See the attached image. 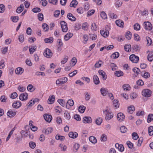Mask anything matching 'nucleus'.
Masks as SVG:
<instances>
[{
	"label": "nucleus",
	"instance_id": "obj_43",
	"mask_svg": "<svg viewBox=\"0 0 153 153\" xmlns=\"http://www.w3.org/2000/svg\"><path fill=\"white\" fill-rule=\"evenodd\" d=\"M103 63V62H102V61L101 60H99V61L98 62H97L94 65V67L95 68H99L101 67V65L102 63Z\"/></svg>",
	"mask_w": 153,
	"mask_h": 153
},
{
	"label": "nucleus",
	"instance_id": "obj_58",
	"mask_svg": "<svg viewBox=\"0 0 153 153\" xmlns=\"http://www.w3.org/2000/svg\"><path fill=\"white\" fill-rule=\"evenodd\" d=\"M58 102L62 107H64L65 104V102L63 101V99H59L58 100Z\"/></svg>",
	"mask_w": 153,
	"mask_h": 153
},
{
	"label": "nucleus",
	"instance_id": "obj_17",
	"mask_svg": "<svg viewBox=\"0 0 153 153\" xmlns=\"http://www.w3.org/2000/svg\"><path fill=\"white\" fill-rule=\"evenodd\" d=\"M67 16L69 19L71 21H75L76 20V18L71 13H69Z\"/></svg>",
	"mask_w": 153,
	"mask_h": 153
},
{
	"label": "nucleus",
	"instance_id": "obj_35",
	"mask_svg": "<svg viewBox=\"0 0 153 153\" xmlns=\"http://www.w3.org/2000/svg\"><path fill=\"white\" fill-rule=\"evenodd\" d=\"M79 147V144L78 143H76L74 144V149H73V151L74 152H76Z\"/></svg>",
	"mask_w": 153,
	"mask_h": 153
},
{
	"label": "nucleus",
	"instance_id": "obj_56",
	"mask_svg": "<svg viewBox=\"0 0 153 153\" xmlns=\"http://www.w3.org/2000/svg\"><path fill=\"white\" fill-rule=\"evenodd\" d=\"M64 117L67 120H69L70 119L71 117L70 113L68 112H65L64 113Z\"/></svg>",
	"mask_w": 153,
	"mask_h": 153
},
{
	"label": "nucleus",
	"instance_id": "obj_13",
	"mask_svg": "<svg viewBox=\"0 0 153 153\" xmlns=\"http://www.w3.org/2000/svg\"><path fill=\"white\" fill-rule=\"evenodd\" d=\"M98 73L100 75L102 76V78L104 80H105L107 78L105 72L102 70H99Z\"/></svg>",
	"mask_w": 153,
	"mask_h": 153
},
{
	"label": "nucleus",
	"instance_id": "obj_26",
	"mask_svg": "<svg viewBox=\"0 0 153 153\" xmlns=\"http://www.w3.org/2000/svg\"><path fill=\"white\" fill-rule=\"evenodd\" d=\"M53 38L52 37H50L49 38H46L44 39L45 42L46 43H51L53 41Z\"/></svg>",
	"mask_w": 153,
	"mask_h": 153
},
{
	"label": "nucleus",
	"instance_id": "obj_38",
	"mask_svg": "<svg viewBox=\"0 0 153 153\" xmlns=\"http://www.w3.org/2000/svg\"><path fill=\"white\" fill-rule=\"evenodd\" d=\"M56 139L57 140H60L61 141H63L65 139V137L63 136H61L59 135H57L56 136Z\"/></svg>",
	"mask_w": 153,
	"mask_h": 153
},
{
	"label": "nucleus",
	"instance_id": "obj_48",
	"mask_svg": "<svg viewBox=\"0 0 153 153\" xmlns=\"http://www.w3.org/2000/svg\"><path fill=\"white\" fill-rule=\"evenodd\" d=\"M102 122V118H99L96 120V124L98 125L101 124Z\"/></svg>",
	"mask_w": 153,
	"mask_h": 153
},
{
	"label": "nucleus",
	"instance_id": "obj_49",
	"mask_svg": "<svg viewBox=\"0 0 153 153\" xmlns=\"http://www.w3.org/2000/svg\"><path fill=\"white\" fill-rule=\"evenodd\" d=\"M90 38L92 40H95L97 38V35L96 34H90Z\"/></svg>",
	"mask_w": 153,
	"mask_h": 153
},
{
	"label": "nucleus",
	"instance_id": "obj_45",
	"mask_svg": "<svg viewBox=\"0 0 153 153\" xmlns=\"http://www.w3.org/2000/svg\"><path fill=\"white\" fill-rule=\"evenodd\" d=\"M148 59L150 62H151L153 60V54L150 53L148 55Z\"/></svg>",
	"mask_w": 153,
	"mask_h": 153
},
{
	"label": "nucleus",
	"instance_id": "obj_60",
	"mask_svg": "<svg viewBox=\"0 0 153 153\" xmlns=\"http://www.w3.org/2000/svg\"><path fill=\"white\" fill-rule=\"evenodd\" d=\"M18 96V94L16 92H13L11 94L10 97L12 99H15Z\"/></svg>",
	"mask_w": 153,
	"mask_h": 153
},
{
	"label": "nucleus",
	"instance_id": "obj_19",
	"mask_svg": "<svg viewBox=\"0 0 153 153\" xmlns=\"http://www.w3.org/2000/svg\"><path fill=\"white\" fill-rule=\"evenodd\" d=\"M135 110V108L134 106L131 105L128 107V112L130 114H131Z\"/></svg>",
	"mask_w": 153,
	"mask_h": 153
},
{
	"label": "nucleus",
	"instance_id": "obj_52",
	"mask_svg": "<svg viewBox=\"0 0 153 153\" xmlns=\"http://www.w3.org/2000/svg\"><path fill=\"white\" fill-rule=\"evenodd\" d=\"M11 19L13 22H17L19 20V17L18 16H11Z\"/></svg>",
	"mask_w": 153,
	"mask_h": 153
},
{
	"label": "nucleus",
	"instance_id": "obj_32",
	"mask_svg": "<svg viewBox=\"0 0 153 153\" xmlns=\"http://www.w3.org/2000/svg\"><path fill=\"white\" fill-rule=\"evenodd\" d=\"M55 96L54 95H53L51 96H50L48 99V101H49V104H51L53 103L54 101Z\"/></svg>",
	"mask_w": 153,
	"mask_h": 153
},
{
	"label": "nucleus",
	"instance_id": "obj_2",
	"mask_svg": "<svg viewBox=\"0 0 153 153\" xmlns=\"http://www.w3.org/2000/svg\"><path fill=\"white\" fill-rule=\"evenodd\" d=\"M43 54L45 57L50 58L52 56L53 53L51 50L47 48L44 52Z\"/></svg>",
	"mask_w": 153,
	"mask_h": 153
},
{
	"label": "nucleus",
	"instance_id": "obj_59",
	"mask_svg": "<svg viewBox=\"0 0 153 153\" xmlns=\"http://www.w3.org/2000/svg\"><path fill=\"white\" fill-rule=\"evenodd\" d=\"M32 11L34 13H37L40 12L41 11V9L40 8L37 7L33 9Z\"/></svg>",
	"mask_w": 153,
	"mask_h": 153
},
{
	"label": "nucleus",
	"instance_id": "obj_11",
	"mask_svg": "<svg viewBox=\"0 0 153 153\" xmlns=\"http://www.w3.org/2000/svg\"><path fill=\"white\" fill-rule=\"evenodd\" d=\"M116 24L117 26L121 27H123L124 25V23L123 21L119 19L115 21Z\"/></svg>",
	"mask_w": 153,
	"mask_h": 153
},
{
	"label": "nucleus",
	"instance_id": "obj_31",
	"mask_svg": "<svg viewBox=\"0 0 153 153\" xmlns=\"http://www.w3.org/2000/svg\"><path fill=\"white\" fill-rule=\"evenodd\" d=\"M123 88L125 91H129L131 87L128 84H124L123 86Z\"/></svg>",
	"mask_w": 153,
	"mask_h": 153
},
{
	"label": "nucleus",
	"instance_id": "obj_27",
	"mask_svg": "<svg viewBox=\"0 0 153 153\" xmlns=\"http://www.w3.org/2000/svg\"><path fill=\"white\" fill-rule=\"evenodd\" d=\"M89 139L90 141L93 143L95 144L97 142V140L94 136H90Z\"/></svg>",
	"mask_w": 153,
	"mask_h": 153
},
{
	"label": "nucleus",
	"instance_id": "obj_47",
	"mask_svg": "<svg viewBox=\"0 0 153 153\" xmlns=\"http://www.w3.org/2000/svg\"><path fill=\"white\" fill-rule=\"evenodd\" d=\"M5 10V6L3 4H0V13H3Z\"/></svg>",
	"mask_w": 153,
	"mask_h": 153
},
{
	"label": "nucleus",
	"instance_id": "obj_46",
	"mask_svg": "<svg viewBox=\"0 0 153 153\" xmlns=\"http://www.w3.org/2000/svg\"><path fill=\"white\" fill-rule=\"evenodd\" d=\"M132 48L133 50L135 51H139L140 50V48L138 45H134L132 46Z\"/></svg>",
	"mask_w": 153,
	"mask_h": 153
},
{
	"label": "nucleus",
	"instance_id": "obj_51",
	"mask_svg": "<svg viewBox=\"0 0 153 153\" xmlns=\"http://www.w3.org/2000/svg\"><path fill=\"white\" fill-rule=\"evenodd\" d=\"M42 27L45 32L47 31L48 30V26L46 24H43L42 25Z\"/></svg>",
	"mask_w": 153,
	"mask_h": 153
},
{
	"label": "nucleus",
	"instance_id": "obj_62",
	"mask_svg": "<svg viewBox=\"0 0 153 153\" xmlns=\"http://www.w3.org/2000/svg\"><path fill=\"white\" fill-rule=\"evenodd\" d=\"M38 17L39 20L42 21L43 19V15L42 13H39L38 14Z\"/></svg>",
	"mask_w": 153,
	"mask_h": 153
},
{
	"label": "nucleus",
	"instance_id": "obj_20",
	"mask_svg": "<svg viewBox=\"0 0 153 153\" xmlns=\"http://www.w3.org/2000/svg\"><path fill=\"white\" fill-rule=\"evenodd\" d=\"M113 105L115 109H117L119 107L120 104L117 100L115 99L113 101Z\"/></svg>",
	"mask_w": 153,
	"mask_h": 153
},
{
	"label": "nucleus",
	"instance_id": "obj_8",
	"mask_svg": "<svg viewBox=\"0 0 153 153\" xmlns=\"http://www.w3.org/2000/svg\"><path fill=\"white\" fill-rule=\"evenodd\" d=\"M92 121L91 118L90 117H85L83 118V122L84 123H91Z\"/></svg>",
	"mask_w": 153,
	"mask_h": 153
},
{
	"label": "nucleus",
	"instance_id": "obj_12",
	"mask_svg": "<svg viewBox=\"0 0 153 153\" xmlns=\"http://www.w3.org/2000/svg\"><path fill=\"white\" fill-rule=\"evenodd\" d=\"M16 114V112L15 111L11 110H9L7 113V115L10 117H12L14 116Z\"/></svg>",
	"mask_w": 153,
	"mask_h": 153
},
{
	"label": "nucleus",
	"instance_id": "obj_61",
	"mask_svg": "<svg viewBox=\"0 0 153 153\" xmlns=\"http://www.w3.org/2000/svg\"><path fill=\"white\" fill-rule=\"evenodd\" d=\"M88 28V23L85 22L82 24V29L84 30H87V28Z\"/></svg>",
	"mask_w": 153,
	"mask_h": 153
},
{
	"label": "nucleus",
	"instance_id": "obj_39",
	"mask_svg": "<svg viewBox=\"0 0 153 153\" xmlns=\"http://www.w3.org/2000/svg\"><path fill=\"white\" fill-rule=\"evenodd\" d=\"M100 91L102 94L104 96L106 95L108 92V91L104 88H101Z\"/></svg>",
	"mask_w": 153,
	"mask_h": 153
},
{
	"label": "nucleus",
	"instance_id": "obj_36",
	"mask_svg": "<svg viewBox=\"0 0 153 153\" xmlns=\"http://www.w3.org/2000/svg\"><path fill=\"white\" fill-rule=\"evenodd\" d=\"M131 33L130 31H128L126 32V37L128 40H129L131 39Z\"/></svg>",
	"mask_w": 153,
	"mask_h": 153
},
{
	"label": "nucleus",
	"instance_id": "obj_41",
	"mask_svg": "<svg viewBox=\"0 0 153 153\" xmlns=\"http://www.w3.org/2000/svg\"><path fill=\"white\" fill-rule=\"evenodd\" d=\"M115 75L118 77H120L123 75V72L120 71H116L115 72Z\"/></svg>",
	"mask_w": 153,
	"mask_h": 153
},
{
	"label": "nucleus",
	"instance_id": "obj_53",
	"mask_svg": "<svg viewBox=\"0 0 153 153\" xmlns=\"http://www.w3.org/2000/svg\"><path fill=\"white\" fill-rule=\"evenodd\" d=\"M120 131L123 133L126 132L127 131V128L124 126H122L120 128Z\"/></svg>",
	"mask_w": 153,
	"mask_h": 153
},
{
	"label": "nucleus",
	"instance_id": "obj_25",
	"mask_svg": "<svg viewBox=\"0 0 153 153\" xmlns=\"http://www.w3.org/2000/svg\"><path fill=\"white\" fill-rule=\"evenodd\" d=\"M141 74L143 77L145 78H147L149 77L150 76V74L148 72L144 73L143 71L141 72Z\"/></svg>",
	"mask_w": 153,
	"mask_h": 153
},
{
	"label": "nucleus",
	"instance_id": "obj_54",
	"mask_svg": "<svg viewBox=\"0 0 153 153\" xmlns=\"http://www.w3.org/2000/svg\"><path fill=\"white\" fill-rule=\"evenodd\" d=\"M132 138L134 140H137L139 137L138 135L136 132H133L132 134Z\"/></svg>",
	"mask_w": 153,
	"mask_h": 153
},
{
	"label": "nucleus",
	"instance_id": "obj_5",
	"mask_svg": "<svg viewBox=\"0 0 153 153\" xmlns=\"http://www.w3.org/2000/svg\"><path fill=\"white\" fill-rule=\"evenodd\" d=\"M144 25L145 27V28L146 30H150L152 29V25L149 22H144Z\"/></svg>",
	"mask_w": 153,
	"mask_h": 153
},
{
	"label": "nucleus",
	"instance_id": "obj_1",
	"mask_svg": "<svg viewBox=\"0 0 153 153\" xmlns=\"http://www.w3.org/2000/svg\"><path fill=\"white\" fill-rule=\"evenodd\" d=\"M107 110V109L105 110H103V111L104 114L105 115V120H109L113 117V114L109 112Z\"/></svg>",
	"mask_w": 153,
	"mask_h": 153
},
{
	"label": "nucleus",
	"instance_id": "obj_50",
	"mask_svg": "<svg viewBox=\"0 0 153 153\" xmlns=\"http://www.w3.org/2000/svg\"><path fill=\"white\" fill-rule=\"evenodd\" d=\"M100 140L102 141H106L107 140V136L104 134H102Z\"/></svg>",
	"mask_w": 153,
	"mask_h": 153
},
{
	"label": "nucleus",
	"instance_id": "obj_57",
	"mask_svg": "<svg viewBox=\"0 0 153 153\" xmlns=\"http://www.w3.org/2000/svg\"><path fill=\"white\" fill-rule=\"evenodd\" d=\"M146 39L147 42V44L149 46L152 43V40L148 36L146 37Z\"/></svg>",
	"mask_w": 153,
	"mask_h": 153
},
{
	"label": "nucleus",
	"instance_id": "obj_16",
	"mask_svg": "<svg viewBox=\"0 0 153 153\" xmlns=\"http://www.w3.org/2000/svg\"><path fill=\"white\" fill-rule=\"evenodd\" d=\"M53 130V129L51 127H48L47 129H44L43 130V132L45 134H48L51 133Z\"/></svg>",
	"mask_w": 153,
	"mask_h": 153
},
{
	"label": "nucleus",
	"instance_id": "obj_30",
	"mask_svg": "<svg viewBox=\"0 0 153 153\" xmlns=\"http://www.w3.org/2000/svg\"><path fill=\"white\" fill-rule=\"evenodd\" d=\"M153 120V114H149L148 116L147 122L149 123Z\"/></svg>",
	"mask_w": 153,
	"mask_h": 153
},
{
	"label": "nucleus",
	"instance_id": "obj_3",
	"mask_svg": "<svg viewBox=\"0 0 153 153\" xmlns=\"http://www.w3.org/2000/svg\"><path fill=\"white\" fill-rule=\"evenodd\" d=\"M142 94L143 96L148 97L151 96V91L149 89H145L142 91Z\"/></svg>",
	"mask_w": 153,
	"mask_h": 153
},
{
	"label": "nucleus",
	"instance_id": "obj_40",
	"mask_svg": "<svg viewBox=\"0 0 153 153\" xmlns=\"http://www.w3.org/2000/svg\"><path fill=\"white\" fill-rule=\"evenodd\" d=\"M149 134V135H153V127L150 126L148 128Z\"/></svg>",
	"mask_w": 153,
	"mask_h": 153
},
{
	"label": "nucleus",
	"instance_id": "obj_15",
	"mask_svg": "<svg viewBox=\"0 0 153 153\" xmlns=\"http://www.w3.org/2000/svg\"><path fill=\"white\" fill-rule=\"evenodd\" d=\"M68 135L70 137L74 139L77 137L78 134L76 132H70L69 133Z\"/></svg>",
	"mask_w": 153,
	"mask_h": 153
},
{
	"label": "nucleus",
	"instance_id": "obj_64",
	"mask_svg": "<svg viewBox=\"0 0 153 153\" xmlns=\"http://www.w3.org/2000/svg\"><path fill=\"white\" fill-rule=\"evenodd\" d=\"M126 144L129 148L132 149L133 147V144L130 141H128L126 142Z\"/></svg>",
	"mask_w": 153,
	"mask_h": 153
},
{
	"label": "nucleus",
	"instance_id": "obj_29",
	"mask_svg": "<svg viewBox=\"0 0 153 153\" xmlns=\"http://www.w3.org/2000/svg\"><path fill=\"white\" fill-rule=\"evenodd\" d=\"M119 56V53L118 52H115L113 53L111 56V57L112 59H116Z\"/></svg>",
	"mask_w": 153,
	"mask_h": 153
},
{
	"label": "nucleus",
	"instance_id": "obj_37",
	"mask_svg": "<svg viewBox=\"0 0 153 153\" xmlns=\"http://www.w3.org/2000/svg\"><path fill=\"white\" fill-rule=\"evenodd\" d=\"M131 46L130 45H126L124 46V49L126 51L129 52L131 51Z\"/></svg>",
	"mask_w": 153,
	"mask_h": 153
},
{
	"label": "nucleus",
	"instance_id": "obj_22",
	"mask_svg": "<svg viewBox=\"0 0 153 153\" xmlns=\"http://www.w3.org/2000/svg\"><path fill=\"white\" fill-rule=\"evenodd\" d=\"M101 34L104 37L106 38L108 36L109 32L108 31H105L104 30L100 31Z\"/></svg>",
	"mask_w": 153,
	"mask_h": 153
},
{
	"label": "nucleus",
	"instance_id": "obj_9",
	"mask_svg": "<svg viewBox=\"0 0 153 153\" xmlns=\"http://www.w3.org/2000/svg\"><path fill=\"white\" fill-rule=\"evenodd\" d=\"M44 117L46 121L49 123L52 120L51 115L47 114H45L44 115Z\"/></svg>",
	"mask_w": 153,
	"mask_h": 153
},
{
	"label": "nucleus",
	"instance_id": "obj_63",
	"mask_svg": "<svg viewBox=\"0 0 153 153\" xmlns=\"http://www.w3.org/2000/svg\"><path fill=\"white\" fill-rule=\"evenodd\" d=\"M84 8L85 10H88L89 8V5L88 3H85L84 5Z\"/></svg>",
	"mask_w": 153,
	"mask_h": 153
},
{
	"label": "nucleus",
	"instance_id": "obj_10",
	"mask_svg": "<svg viewBox=\"0 0 153 153\" xmlns=\"http://www.w3.org/2000/svg\"><path fill=\"white\" fill-rule=\"evenodd\" d=\"M36 48L37 47L36 45H32L30 46L29 47L30 54H32L36 51Z\"/></svg>",
	"mask_w": 153,
	"mask_h": 153
},
{
	"label": "nucleus",
	"instance_id": "obj_44",
	"mask_svg": "<svg viewBox=\"0 0 153 153\" xmlns=\"http://www.w3.org/2000/svg\"><path fill=\"white\" fill-rule=\"evenodd\" d=\"M134 29L136 30H138L140 29V26L138 23H136L134 25Z\"/></svg>",
	"mask_w": 153,
	"mask_h": 153
},
{
	"label": "nucleus",
	"instance_id": "obj_23",
	"mask_svg": "<svg viewBox=\"0 0 153 153\" xmlns=\"http://www.w3.org/2000/svg\"><path fill=\"white\" fill-rule=\"evenodd\" d=\"M39 99H34L33 100V99H32L27 104V108H28L29 107L33 105L34 103L37 100H38Z\"/></svg>",
	"mask_w": 153,
	"mask_h": 153
},
{
	"label": "nucleus",
	"instance_id": "obj_24",
	"mask_svg": "<svg viewBox=\"0 0 153 153\" xmlns=\"http://www.w3.org/2000/svg\"><path fill=\"white\" fill-rule=\"evenodd\" d=\"M24 70L22 68H18L15 70V73L17 74H21L23 72Z\"/></svg>",
	"mask_w": 153,
	"mask_h": 153
},
{
	"label": "nucleus",
	"instance_id": "obj_7",
	"mask_svg": "<svg viewBox=\"0 0 153 153\" xmlns=\"http://www.w3.org/2000/svg\"><path fill=\"white\" fill-rule=\"evenodd\" d=\"M28 94L26 93L22 94L19 96V99L22 101L26 100L28 98Z\"/></svg>",
	"mask_w": 153,
	"mask_h": 153
},
{
	"label": "nucleus",
	"instance_id": "obj_42",
	"mask_svg": "<svg viewBox=\"0 0 153 153\" xmlns=\"http://www.w3.org/2000/svg\"><path fill=\"white\" fill-rule=\"evenodd\" d=\"M100 16L101 18L104 19L107 18V16L106 13L104 11H102L100 13Z\"/></svg>",
	"mask_w": 153,
	"mask_h": 153
},
{
	"label": "nucleus",
	"instance_id": "obj_55",
	"mask_svg": "<svg viewBox=\"0 0 153 153\" xmlns=\"http://www.w3.org/2000/svg\"><path fill=\"white\" fill-rule=\"evenodd\" d=\"M133 71L137 75H138L140 72V70L137 68H134L133 69Z\"/></svg>",
	"mask_w": 153,
	"mask_h": 153
},
{
	"label": "nucleus",
	"instance_id": "obj_34",
	"mask_svg": "<svg viewBox=\"0 0 153 153\" xmlns=\"http://www.w3.org/2000/svg\"><path fill=\"white\" fill-rule=\"evenodd\" d=\"M29 146L31 148L33 149L36 147V144L35 142L30 141L29 143Z\"/></svg>",
	"mask_w": 153,
	"mask_h": 153
},
{
	"label": "nucleus",
	"instance_id": "obj_14",
	"mask_svg": "<svg viewBox=\"0 0 153 153\" xmlns=\"http://www.w3.org/2000/svg\"><path fill=\"white\" fill-rule=\"evenodd\" d=\"M22 105L21 102L19 101H16L13 104V107L16 108H19Z\"/></svg>",
	"mask_w": 153,
	"mask_h": 153
},
{
	"label": "nucleus",
	"instance_id": "obj_33",
	"mask_svg": "<svg viewBox=\"0 0 153 153\" xmlns=\"http://www.w3.org/2000/svg\"><path fill=\"white\" fill-rule=\"evenodd\" d=\"M78 4L77 1L76 0H73L70 4V7H75Z\"/></svg>",
	"mask_w": 153,
	"mask_h": 153
},
{
	"label": "nucleus",
	"instance_id": "obj_18",
	"mask_svg": "<svg viewBox=\"0 0 153 153\" xmlns=\"http://www.w3.org/2000/svg\"><path fill=\"white\" fill-rule=\"evenodd\" d=\"M73 36V34L71 33H68L64 36V38L65 41H68Z\"/></svg>",
	"mask_w": 153,
	"mask_h": 153
},
{
	"label": "nucleus",
	"instance_id": "obj_4",
	"mask_svg": "<svg viewBox=\"0 0 153 153\" xmlns=\"http://www.w3.org/2000/svg\"><path fill=\"white\" fill-rule=\"evenodd\" d=\"M129 59L133 63H137L138 62L139 58L138 56L134 54H132L129 56Z\"/></svg>",
	"mask_w": 153,
	"mask_h": 153
},
{
	"label": "nucleus",
	"instance_id": "obj_21",
	"mask_svg": "<svg viewBox=\"0 0 153 153\" xmlns=\"http://www.w3.org/2000/svg\"><path fill=\"white\" fill-rule=\"evenodd\" d=\"M93 79L95 84L98 85L100 83L99 78L97 75H95L94 76Z\"/></svg>",
	"mask_w": 153,
	"mask_h": 153
},
{
	"label": "nucleus",
	"instance_id": "obj_28",
	"mask_svg": "<svg viewBox=\"0 0 153 153\" xmlns=\"http://www.w3.org/2000/svg\"><path fill=\"white\" fill-rule=\"evenodd\" d=\"M86 109V107L83 105L80 106L78 108L79 111L81 113H83L84 112L85 110Z\"/></svg>",
	"mask_w": 153,
	"mask_h": 153
},
{
	"label": "nucleus",
	"instance_id": "obj_6",
	"mask_svg": "<svg viewBox=\"0 0 153 153\" xmlns=\"http://www.w3.org/2000/svg\"><path fill=\"white\" fill-rule=\"evenodd\" d=\"M117 118L118 121L122 122L124 120L125 116L123 113H119L117 114Z\"/></svg>",
	"mask_w": 153,
	"mask_h": 153
}]
</instances>
